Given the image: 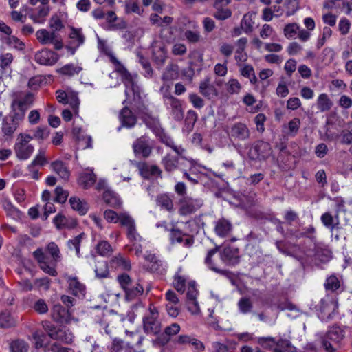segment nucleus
Returning <instances> with one entry per match:
<instances>
[{"label": "nucleus", "instance_id": "nucleus-1", "mask_svg": "<svg viewBox=\"0 0 352 352\" xmlns=\"http://www.w3.org/2000/svg\"><path fill=\"white\" fill-rule=\"evenodd\" d=\"M34 95L30 91H15L12 94L11 108L16 119H24L26 111L32 106Z\"/></svg>", "mask_w": 352, "mask_h": 352}, {"label": "nucleus", "instance_id": "nucleus-2", "mask_svg": "<svg viewBox=\"0 0 352 352\" xmlns=\"http://www.w3.org/2000/svg\"><path fill=\"white\" fill-rule=\"evenodd\" d=\"M319 318L323 321L332 319L337 314L338 302L332 297L325 296L316 307Z\"/></svg>", "mask_w": 352, "mask_h": 352}, {"label": "nucleus", "instance_id": "nucleus-3", "mask_svg": "<svg viewBox=\"0 0 352 352\" xmlns=\"http://www.w3.org/2000/svg\"><path fill=\"white\" fill-rule=\"evenodd\" d=\"M42 325L52 339L65 344L72 342L74 339L73 333L65 327L57 329L53 324L47 320L42 322Z\"/></svg>", "mask_w": 352, "mask_h": 352}, {"label": "nucleus", "instance_id": "nucleus-4", "mask_svg": "<svg viewBox=\"0 0 352 352\" xmlns=\"http://www.w3.org/2000/svg\"><path fill=\"white\" fill-rule=\"evenodd\" d=\"M36 37L42 45H54V49L59 50L63 48V43L61 36L54 31L40 29L36 32Z\"/></svg>", "mask_w": 352, "mask_h": 352}, {"label": "nucleus", "instance_id": "nucleus-5", "mask_svg": "<svg viewBox=\"0 0 352 352\" xmlns=\"http://www.w3.org/2000/svg\"><path fill=\"white\" fill-rule=\"evenodd\" d=\"M186 157L182 155L174 156L171 154H166L162 159V164L166 172L172 173L177 169L182 170L183 166H186Z\"/></svg>", "mask_w": 352, "mask_h": 352}, {"label": "nucleus", "instance_id": "nucleus-6", "mask_svg": "<svg viewBox=\"0 0 352 352\" xmlns=\"http://www.w3.org/2000/svg\"><path fill=\"white\" fill-rule=\"evenodd\" d=\"M153 144L151 140L146 136L138 138L133 144V150L137 157L147 158L150 156Z\"/></svg>", "mask_w": 352, "mask_h": 352}, {"label": "nucleus", "instance_id": "nucleus-7", "mask_svg": "<svg viewBox=\"0 0 352 352\" xmlns=\"http://www.w3.org/2000/svg\"><path fill=\"white\" fill-rule=\"evenodd\" d=\"M230 140L234 141H245L250 137V131L247 125L242 122H236L231 125L228 130Z\"/></svg>", "mask_w": 352, "mask_h": 352}, {"label": "nucleus", "instance_id": "nucleus-8", "mask_svg": "<svg viewBox=\"0 0 352 352\" xmlns=\"http://www.w3.org/2000/svg\"><path fill=\"white\" fill-rule=\"evenodd\" d=\"M34 257L38 263H39V266L41 269L45 273L51 275V276H56L57 272L55 269L56 263H54V261H51L50 263L47 261V256L44 254L43 250L41 248L36 249L33 252Z\"/></svg>", "mask_w": 352, "mask_h": 352}, {"label": "nucleus", "instance_id": "nucleus-9", "mask_svg": "<svg viewBox=\"0 0 352 352\" xmlns=\"http://www.w3.org/2000/svg\"><path fill=\"white\" fill-rule=\"evenodd\" d=\"M344 331L339 327H331L326 334L323 340V346L327 351L333 350L344 338Z\"/></svg>", "mask_w": 352, "mask_h": 352}, {"label": "nucleus", "instance_id": "nucleus-10", "mask_svg": "<svg viewBox=\"0 0 352 352\" xmlns=\"http://www.w3.org/2000/svg\"><path fill=\"white\" fill-rule=\"evenodd\" d=\"M179 212L182 215H187L195 212L203 206V201L199 198L185 197L180 199Z\"/></svg>", "mask_w": 352, "mask_h": 352}, {"label": "nucleus", "instance_id": "nucleus-11", "mask_svg": "<svg viewBox=\"0 0 352 352\" xmlns=\"http://www.w3.org/2000/svg\"><path fill=\"white\" fill-rule=\"evenodd\" d=\"M272 152L270 145L264 141H258L249 151V157L251 160H263L267 158Z\"/></svg>", "mask_w": 352, "mask_h": 352}, {"label": "nucleus", "instance_id": "nucleus-12", "mask_svg": "<svg viewBox=\"0 0 352 352\" xmlns=\"http://www.w3.org/2000/svg\"><path fill=\"white\" fill-rule=\"evenodd\" d=\"M144 258L148 263V269L153 273H155L160 275H164L166 274L167 270L166 263L160 259L155 254L146 253L144 256Z\"/></svg>", "mask_w": 352, "mask_h": 352}, {"label": "nucleus", "instance_id": "nucleus-13", "mask_svg": "<svg viewBox=\"0 0 352 352\" xmlns=\"http://www.w3.org/2000/svg\"><path fill=\"white\" fill-rule=\"evenodd\" d=\"M164 104L175 120L181 121L183 120L184 111L181 101L179 99L175 97H167Z\"/></svg>", "mask_w": 352, "mask_h": 352}, {"label": "nucleus", "instance_id": "nucleus-14", "mask_svg": "<svg viewBox=\"0 0 352 352\" xmlns=\"http://www.w3.org/2000/svg\"><path fill=\"white\" fill-rule=\"evenodd\" d=\"M144 329L146 333L156 334L160 331V323L157 320V311L150 309V315L144 318Z\"/></svg>", "mask_w": 352, "mask_h": 352}, {"label": "nucleus", "instance_id": "nucleus-15", "mask_svg": "<svg viewBox=\"0 0 352 352\" xmlns=\"http://www.w3.org/2000/svg\"><path fill=\"white\" fill-rule=\"evenodd\" d=\"M23 120V119H16V114L11 112L10 116L3 120L2 132L5 135H12Z\"/></svg>", "mask_w": 352, "mask_h": 352}, {"label": "nucleus", "instance_id": "nucleus-16", "mask_svg": "<svg viewBox=\"0 0 352 352\" xmlns=\"http://www.w3.org/2000/svg\"><path fill=\"white\" fill-rule=\"evenodd\" d=\"M58 60V55L54 52L43 49L35 54V60L41 65H52Z\"/></svg>", "mask_w": 352, "mask_h": 352}, {"label": "nucleus", "instance_id": "nucleus-17", "mask_svg": "<svg viewBox=\"0 0 352 352\" xmlns=\"http://www.w3.org/2000/svg\"><path fill=\"white\" fill-rule=\"evenodd\" d=\"M53 320L59 323H68L72 319L69 309H65L60 304L54 305L52 309Z\"/></svg>", "mask_w": 352, "mask_h": 352}, {"label": "nucleus", "instance_id": "nucleus-18", "mask_svg": "<svg viewBox=\"0 0 352 352\" xmlns=\"http://www.w3.org/2000/svg\"><path fill=\"white\" fill-rule=\"evenodd\" d=\"M170 239L173 244L178 243L183 244L184 247L187 248L192 246L194 243V239L192 236L184 234L181 230L177 229H173L171 230Z\"/></svg>", "mask_w": 352, "mask_h": 352}, {"label": "nucleus", "instance_id": "nucleus-19", "mask_svg": "<svg viewBox=\"0 0 352 352\" xmlns=\"http://www.w3.org/2000/svg\"><path fill=\"white\" fill-rule=\"evenodd\" d=\"M220 257L222 263L227 265H235L239 262L238 250L226 247L220 252Z\"/></svg>", "mask_w": 352, "mask_h": 352}, {"label": "nucleus", "instance_id": "nucleus-20", "mask_svg": "<svg viewBox=\"0 0 352 352\" xmlns=\"http://www.w3.org/2000/svg\"><path fill=\"white\" fill-rule=\"evenodd\" d=\"M50 9L48 5L40 6L36 8H32L30 13V19L38 24H43L50 13Z\"/></svg>", "mask_w": 352, "mask_h": 352}, {"label": "nucleus", "instance_id": "nucleus-21", "mask_svg": "<svg viewBox=\"0 0 352 352\" xmlns=\"http://www.w3.org/2000/svg\"><path fill=\"white\" fill-rule=\"evenodd\" d=\"M152 51L155 63L159 65H162L166 60L167 54L164 44L162 41H154L152 45Z\"/></svg>", "mask_w": 352, "mask_h": 352}, {"label": "nucleus", "instance_id": "nucleus-22", "mask_svg": "<svg viewBox=\"0 0 352 352\" xmlns=\"http://www.w3.org/2000/svg\"><path fill=\"white\" fill-rule=\"evenodd\" d=\"M69 38L72 40V44L74 45L75 47H67V49L72 54H74L76 48L84 43L85 36L81 29L72 28L69 33Z\"/></svg>", "mask_w": 352, "mask_h": 352}, {"label": "nucleus", "instance_id": "nucleus-23", "mask_svg": "<svg viewBox=\"0 0 352 352\" xmlns=\"http://www.w3.org/2000/svg\"><path fill=\"white\" fill-rule=\"evenodd\" d=\"M320 220L323 226L330 230L332 234L335 230L340 228L338 214L333 217L329 212H326L321 215Z\"/></svg>", "mask_w": 352, "mask_h": 352}, {"label": "nucleus", "instance_id": "nucleus-24", "mask_svg": "<svg viewBox=\"0 0 352 352\" xmlns=\"http://www.w3.org/2000/svg\"><path fill=\"white\" fill-rule=\"evenodd\" d=\"M119 118L122 123V126L127 128H131L134 126L137 122L136 117L127 107H124L122 109Z\"/></svg>", "mask_w": 352, "mask_h": 352}, {"label": "nucleus", "instance_id": "nucleus-25", "mask_svg": "<svg viewBox=\"0 0 352 352\" xmlns=\"http://www.w3.org/2000/svg\"><path fill=\"white\" fill-rule=\"evenodd\" d=\"M67 282L69 291L73 295L78 297L85 296V286L81 283L76 277H69Z\"/></svg>", "mask_w": 352, "mask_h": 352}, {"label": "nucleus", "instance_id": "nucleus-26", "mask_svg": "<svg viewBox=\"0 0 352 352\" xmlns=\"http://www.w3.org/2000/svg\"><path fill=\"white\" fill-rule=\"evenodd\" d=\"M138 167L140 175L146 179H148L152 176L161 175L162 174L161 169L156 165L142 163L140 164Z\"/></svg>", "mask_w": 352, "mask_h": 352}, {"label": "nucleus", "instance_id": "nucleus-27", "mask_svg": "<svg viewBox=\"0 0 352 352\" xmlns=\"http://www.w3.org/2000/svg\"><path fill=\"white\" fill-rule=\"evenodd\" d=\"M109 351V352H136L129 344L118 338L113 339Z\"/></svg>", "mask_w": 352, "mask_h": 352}, {"label": "nucleus", "instance_id": "nucleus-28", "mask_svg": "<svg viewBox=\"0 0 352 352\" xmlns=\"http://www.w3.org/2000/svg\"><path fill=\"white\" fill-rule=\"evenodd\" d=\"M217 248L208 251L207 256L205 258V263L211 270L222 275L227 276L229 274V272L220 269L218 264L212 259V256L217 253Z\"/></svg>", "mask_w": 352, "mask_h": 352}, {"label": "nucleus", "instance_id": "nucleus-29", "mask_svg": "<svg viewBox=\"0 0 352 352\" xmlns=\"http://www.w3.org/2000/svg\"><path fill=\"white\" fill-rule=\"evenodd\" d=\"M51 168L59 177L63 179H67L69 177V171L65 163L60 160H56L51 164Z\"/></svg>", "mask_w": 352, "mask_h": 352}, {"label": "nucleus", "instance_id": "nucleus-30", "mask_svg": "<svg viewBox=\"0 0 352 352\" xmlns=\"http://www.w3.org/2000/svg\"><path fill=\"white\" fill-rule=\"evenodd\" d=\"M69 204L72 208L77 211L80 215L85 214L88 211V204L85 201L80 200L76 197H72L69 199Z\"/></svg>", "mask_w": 352, "mask_h": 352}, {"label": "nucleus", "instance_id": "nucleus-31", "mask_svg": "<svg viewBox=\"0 0 352 352\" xmlns=\"http://www.w3.org/2000/svg\"><path fill=\"white\" fill-rule=\"evenodd\" d=\"M231 230V223L224 219H219L216 223L215 232L219 236H226L230 234Z\"/></svg>", "mask_w": 352, "mask_h": 352}, {"label": "nucleus", "instance_id": "nucleus-32", "mask_svg": "<svg viewBox=\"0 0 352 352\" xmlns=\"http://www.w3.org/2000/svg\"><path fill=\"white\" fill-rule=\"evenodd\" d=\"M96 177L92 170H87L82 173L79 177V184L84 188H89L96 182Z\"/></svg>", "mask_w": 352, "mask_h": 352}, {"label": "nucleus", "instance_id": "nucleus-33", "mask_svg": "<svg viewBox=\"0 0 352 352\" xmlns=\"http://www.w3.org/2000/svg\"><path fill=\"white\" fill-rule=\"evenodd\" d=\"M316 229L313 226H309L303 228L302 230H290L289 234L296 239H299L302 237H308L311 239H314V234Z\"/></svg>", "mask_w": 352, "mask_h": 352}, {"label": "nucleus", "instance_id": "nucleus-34", "mask_svg": "<svg viewBox=\"0 0 352 352\" xmlns=\"http://www.w3.org/2000/svg\"><path fill=\"white\" fill-rule=\"evenodd\" d=\"M111 265L115 268H119L123 270H129L131 264L129 260L119 254L111 259Z\"/></svg>", "mask_w": 352, "mask_h": 352}, {"label": "nucleus", "instance_id": "nucleus-35", "mask_svg": "<svg viewBox=\"0 0 352 352\" xmlns=\"http://www.w3.org/2000/svg\"><path fill=\"white\" fill-rule=\"evenodd\" d=\"M187 278L182 274V268L179 267L174 276V287L177 291L184 292L186 287Z\"/></svg>", "mask_w": 352, "mask_h": 352}, {"label": "nucleus", "instance_id": "nucleus-36", "mask_svg": "<svg viewBox=\"0 0 352 352\" xmlns=\"http://www.w3.org/2000/svg\"><path fill=\"white\" fill-rule=\"evenodd\" d=\"M103 199L105 203L114 208H118L122 204L120 197L115 192L110 190H106L104 192Z\"/></svg>", "mask_w": 352, "mask_h": 352}, {"label": "nucleus", "instance_id": "nucleus-37", "mask_svg": "<svg viewBox=\"0 0 352 352\" xmlns=\"http://www.w3.org/2000/svg\"><path fill=\"white\" fill-rule=\"evenodd\" d=\"M333 103L327 94L323 93L319 95L317 100V107L320 111H329Z\"/></svg>", "mask_w": 352, "mask_h": 352}, {"label": "nucleus", "instance_id": "nucleus-38", "mask_svg": "<svg viewBox=\"0 0 352 352\" xmlns=\"http://www.w3.org/2000/svg\"><path fill=\"white\" fill-rule=\"evenodd\" d=\"M226 6H213L216 10L213 14L215 19L220 21H224L232 16V11L230 9L226 7Z\"/></svg>", "mask_w": 352, "mask_h": 352}, {"label": "nucleus", "instance_id": "nucleus-39", "mask_svg": "<svg viewBox=\"0 0 352 352\" xmlns=\"http://www.w3.org/2000/svg\"><path fill=\"white\" fill-rule=\"evenodd\" d=\"M199 90L202 95L209 98L217 95L216 89L213 85L210 84L209 79H206L200 83Z\"/></svg>", "mask_w": 352, "mask_h": 352}, {"label": "nucleus", "instance_id": "nucleus-40", "mask_svg": "<svg viewBox=\"0 0 352 352\" xmlns=\"http://www.w3.org/2000/svg\"><path fill=\"white\" fill-rule=\"evenodd\" d=\"M255 14L254 12H248L244 14L241 22V28L245 32L249 33L252 31L254 23L253 18Z\"/></svg>", "mask_w": 352, "mask_h": 352}, {"label": "nucleus", "instance_id": "nucleus-41", "mask_svg": "<svg viewBox=\"0 0 352 352\" xmlns=\"http://www.w3.org/2000/svg\"><path fill=\"white\" fill-rule=\"evenodd\" d=\"M34 149V146L31 144L14 148L17 157L21 160L28 159L32 154Z\"/></svg>", "mask_w": 352, "mask_h": 352}, {"label": "nucleus", "instance_id": "nucleus-42", "mask_svg": "<svg viewBox=\"0 0 352 352\" xmlns=\"http://www.w3.org/2000/svg\"><path fill=\"white\" fill-rule=\"evenodd\" d=\"M157 205L167 211H172L173 209V203L172 199L166 194H162L157 198Z\"/></svg>", "mask_w": 352, "mask_h": 352}, {"label": "nucleus", "instance_id": "nucleus-43", "mask_svg": "<svg viewBox=\"0 0 352 352\" xmlns=\"http://www.w3.org/2000/svg\"><path fill=\"white\" fill-rule=\"evenodd\" d=\"M237 305L239 311L243 314L250 313L253 309V304L250 298L248 297H242L240 298Z\"/></svg>", "mask_w": 352, "mask_h": 352}, {"label": "nucleus", "instance_id": "nucleus-44", "mask_svg": "<svg viewBox=\"0 0 352 352\" xmlns=\"http://www.w3.org/2000/svg\"><path fill=\"white\" fill-rule=\"evenodd\" d=\"M122 226H124L128 230H131L136 228L134 219L126 212L120 213V220Z\"/></svg>", "mask_w": 352, "mask_h": 352}, {"label": "nucleus", "instance_id": "nucleus-45", "mask_svg": "<svg viewBox=\"0 0 352 352\" xmlns=\"http://www.w3.org/2000/svg\"><path fill=\"white\" fill-rule=\"evenodd\" d=\"M11 352H28L29 350L28 344L23 340H16L10 344Z\"/></svg>", "mask_w": 352, "mask_h": 352}, {"label": "nucleus", "instance_id": "nucleus-46", "mask_svg": "<svg viewBox=\"0 0 352 352\" xmlns=\"http://www.w3.org/2000/svg\"><path fill=\"white\" fill-rule=\"evenodd\" d=\"M16 320L9 312L0 314V327L9 328L15 326Z\"/></svg>", "mask_w": 352, "mask_h": 352}, {"label": "nucleus", "instance_id": "nucleus-47", "mask_svg": "<svg viewBox=\"0 0 352 352\" xmlns=\"http://www.w3.org/2000/svg\"><path fill=\"white\" fill-rule=\"evenodd\" d=\"M96 251L102 256H109L113 252V248L108 241H101L96 246Z\"/></svg>", "mask_w": 352, "mask_h": 352}, {"label": "nucleus", "instance_id": "nucleus-48", "mask_svg": "<svg viewBox=\"0 0 352 352\" xmlns=\"http://www.w3.org/2000/svg\"><path fill=\"white\" fill-rule=\"evenodd\" d=\"M177 78V66L175 65H169L166 67L162 75L164 81H170Z\"/></svg>", "mask_w": 352, "mask_h": 352}, {"label": "nucleus", "instance_id": "nucleus-49", "mask_svg": "<svg viewBox=\"0 0 352 352\" xmlns=\"http://www.w3.org/2000/svg\"><path fill=\"white\" fill-rule=\"evenodd\" d=\"M47 251L52 256L54 263H58L60 261L61 255L58 246L54 242H50L47 245Z\"/></svg>", "mask_w": 352, "mask_h": 352}, {"label": "nucleus", "instance_id": "nucleus-50", "mask_svg": "<svg viewBox=\"0 0 352 352\" xmlns=\"http://www.w3.org/2000/svg\"><path fill=\"white\" fill-rule=\"evenodd\" d=\"M82 70L80 66L75 65L74 64H67L59 69L58 72L64 75L72 76L78 74Z\"/></svg>", "mask_w": 352, "mask_h": 352}, {"label": "nucleus", "instance_id": "nucleus-51", "mask_svg": "<svg viewBox=\"0 0 352 352\" xmlns=\"http://www.w3.org/2000/svg\"><path fill=\"white\" fill-rule=\"evenodd\" d=\"M144 292L143 287L136 283L134 285H131V286L126 290L125 294L126 296L129 300H132L135 297L142 294Z\"/></svg>", "mask_w": 352, "mask_h": 352}, {"label": "nucleus", "instance_id": "nucleus-52", "mask_svg": "<svg viewBox=\"0 0 352 352\" xmlns=\"http://www.w3.org/2000/svg\"><path fill=\"white\" fill-rule=\"evenodd\" d=\"M12 60L13 56L11 53H6L0 56V67L4 72H10Z\"/></svg>", "mask_w": 352, "mask_h": 352}, {"label": "nucleus", "instance_id": "nucleus-53", "mask_svg": "<svg viewBox=\"0 0 352 352\" xmlns=\"http://www.w3.org/2000/svg\"><path fill=\"white\" fill-rule=\"evenodd\" d=\"M181 328L180 326L177 323H173L169 326H167L164 329V340L166 342H168L172 336L177 335Z\"/></svg>", "mask_w": 352, "mask_h": 352}, {"label": "nucleus", "instance_id": "nucleus-54", "mask_svg": "<svg viewBox=\"0 0 352 352\" xmlns=\"http://www.w3.org/2000/svg\"><path fill=\"white\" fill-rule=\"evenodd\" d=\"M162 141L167 146L171 148L177 155H184L186 150L182 146L175 144L173 140L170 138L164 136L162 139Z\"/></svg>", "mask_w": 352, "mask_h": 352}, {"label": "nucleus", "instance_id": "nucleus-55", "mask_svg": "<svg viewBox=\"0 0 352 352\" xmlns=\"http://www.w3.org/2000/svg\"><path fill=\"white\" fill-rule=\"evenodd\" d=\"M49 25L54 32H58L64 28V24L60 16L56 14L53 15L50 18L49 21Z\"/></svg>", "mask_w": 352, "mask_h": 352}, {"label": "nucleus", "instance_id": "nucleus-56", "mask_svg": "<svg viewBox=\"0 0 352 352\" xmlns=\"http://www.w3.org/2000/svg\"><path fill=\"white\" fill-rule=\"evenodd\" d=\"M81 239L82 235L80 234L74 237L73 239H70L67 241V246L69 249L71 250H75L76 254L77 255L78 257L80 256V247Z\"/></svg>", "mask_w": 352, "mask_h": 352}, {"label": "nucleus", "instance_id": "nucleus-57", "mask_svg": "<svg viewBox=\"0 0 352 352\" xmlns=\"http://www.w3.org/2000/svg\"><path fill=\"white\" fill-rule=\"evenodd\" d=\"M50 130L47 126H39L34 131L33 138L43 140L48 138Z\"/></svg>", "mask_w": 352, "mask_h": 352}, {"label": "nucleus", "instance_id": "nucleus-58", "mask_svg": "<svg viewBox=\"0 0 352 352\" xmlns=\"http://www.w3.org/2000/svg\"><path fill=\"white\" fill-rule=\"evenodd\" d=\"M298 30H299V26L297 23H288L284 28V35L287 38H294L296 35Z\"/></svg>", "mask_w": 352, "mask_h": 352}, {"label": "nucleus", "instance_id": "nucleus-59", "mask_svg": "<svg viewBox=\"0 0 352 352\" xmlns=\"http://www.w3.org/2000/svg\"><path fill=\"white\" fill-rule=\"evenodd\" d=\"M227 91L231 94H238L241 89V85L237 79L232 78L226 83Z\"/></svg>", "mask_w": 352, "mask_h": 352}, {"label": "nucleus", "instance_id": "nucleus-60", "mask_svg": "<svg viewBox=\"0 0 352 352\" xmlns=\"http://www.w3.org/2000/svg\"><path fill=\"white\" fill-rule=\"evenodd\" d=\"M95 272L96 276L99 278H106L109 274L108 267L106 262H99L96 265Z\"/></svg>", "mask_w": 352, "mask_h": 352}, {"label": "nucleus", "instance_id": "nucleus-61", "mask_svg": "<svg viewBox=\"0 0 352 352\" xmlns=\"http://www.w3.org/2000/svg\"><path fill=\"white\" fill-rule=\"evenodd\" d=\"M327 290L336 291L340 287V281L335 276H331L327 278L324 283Z\"/></svg>", "mask_w": 352, "mask_h": 352}, {"label": "nucleus", "instance_id": "nucleus-62", "mask_svg": "<svg viewBox=\"0 0 352 352\" xmlns=\"http://www.w3.org/2000/svg\"><path fill=\"white\" fill-rule=\"evenodd\" d=\"M258 343L263 348L270 349L276 344V341L272 337H261Z\"/></svg>", "mask_w": 352, "mask_h": 352}, {"label": "nucleus", "instance_id": "nucleus-63", "mask_svg": "<svg viewBox=\"0 0 352 352\" xmlns=\"http://www.w3.org/2000/svg\"><path fill=\"white\" fill-rule=\"evenodd\" d=\"M34 340V345L36 349L42 348L45 345L46 336L43 333L36 331L32 334Z\"/></svg>", "mask_w": 352, "mask_h": 352}, {"label": "nucleus", "instance_id": "nucleus-64", "mask_svg": "<svg viewBox=\"0 0 352 352\" xmlns=\"http://www.w3.org/2000/svg\"><path fill=\"white\" fill-rule=\"evenodd\" d=\"M56 197L55 201L56 202L63 204L65 203L69 196V193L67 191L63 190L61 187H56L54 190Z\"/></svg>", "mask_w": 352, "mask_h": 352}]
</instances>
